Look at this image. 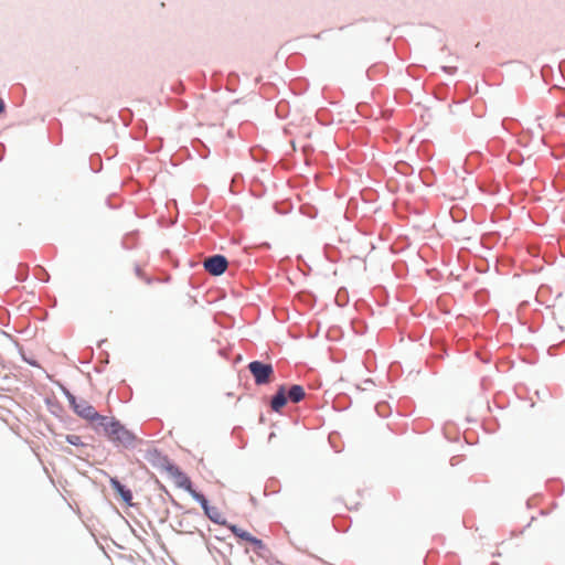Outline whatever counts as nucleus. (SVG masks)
Instances as JSON below:
<instances>
[{"label": "nucleus", "instance_id": "obj_1", "mask_svg": "<svg viewBox=\"0 0 565 565\" xmlns=\"http://www.w3.org/2000/svg\"><path fill=\"white\" fill-rule=\"evenodd\" d=\"M98 426L103 427L105 435L116 445L129 447L135 443V435L115 418L105 416V420H102Z\"/></svg>", "mask_w": 565, "mask_h": 565}, {"label": "nucleus", "instance_id": "obj_2", "mask_svg": "<svg viewBox=\"0 0 565 565\" xmlns=\"http://www.w3.org/2000/svg\"><path fill=\"white\" fill-rule=\"evenodd\" d=\"M71 406L74 412L82 418L89 422H97V425L102 420H105V416L98 414L93 405L85 399H76L74 396L70 398Z\"/></svg>", "mask_w": 565, "mask_h": 565}, {"label": "nucleus", "instance_id": "obj_3", "mask_svg": "<svg viewBox=\"0 0 565 565\" xmlns=\"http://www.w3.org/2000/svg\"><path fill=\"white\" fill-rule=\"evenodd\" d=\"M248 370L254 376L255 383L257 385L267 384L270 382L271 376L274 374L273 366L270 364H265L259 361H253L248 364Z\"/></svg>", "mask_w": 565, "mask_h": 565}, {"label": "nucleus", "instance_id": "obj_4", "mask_svg": "<svg viewBox=\"0 0 565 565\" xmlns=\"http://www.w3.org/2000/svg\"><path fill=\"white\" fill-rule=\"evenodd\" d=\"M193 499L201 503L205 515L214 523L225 525L226 520L224 518V514L221 512V510L216 507L209 505L207 500L205 497L201 493L193 494Z\"/></svg>", "mask_w": 565, "mask_h": 565}, {"label": "nucleus", "instance_id": "obj_5", "mask_svg": "<svg viewBox=\"0 0 565 565\" xmlns=\"http://www.w3.org/2000/svg\"><path fill=\"white\" fill-rule=\"evenodd\" d=\"M167 472H168L169 477L171 478V480L173 481V483L178 488H182V489L186 490L191 494L192 498H193V494L198 493L192 488L190 478L184 472H182L178 467L170 466V467H168Z\"/></svg>", "mask_w": 565, "mask_h": 565}, {"label": "nucleus", "instance_id": "obj_6", "mask_svg": "<svg viewBox=\"0 0 565 565\" xmlns=\"http://www.w3.org/2000/svg\"><path fill=\"white\" fill-rule=\"evenodd\" d=\"M204 268L213 276L222 275L227 268V259L222 255H214L204 260Z\"/></svg>", "mask_w": 565, "mask_h": 565}, {"label": "nucleus", "instance_id": "obj_7", "mask_svg": "<svg viewBox=\"0 0 565 565\" xmlns=\"http://www.w3.org/2000/svg\"><path fill=\"white\" fill-rule=\"evenodd\" d=\"M228 529L235 536H237L244 541H247L259 548L263 547V542L259 539L253 536L249 532L243 530L242 527H238L235 524H231V525H228Z\"/></svg>", "mask_w": 565, "mask_h": 565}, {"label": "nucleus", "instance_id": "obj_8", "mask_svg": "<svg viewBox=\"0 0 565 565\" xmlns=\"http://www.w3.org/2000/svg\"><path fill=\"white\" fill-rule=\"evenodd\" d=\"M287 390L284 385L279 386L277 393L271 398V409L279 413L287 404Z\"/></svg>", "mask_w": 565, "mask_h": 565}, {"label": "nucleus", "instance_id": "obj_9", "mask_svg": "<svg viewBox=\"0 0 565 565\" xmlns=\"http://www.w3.org/2000/svg\"><path fill=\"white\" fill-rule=\"evenodd\" d=\"M111 488L121 497L126 503H130L132 500V493L126 489L116 478L110 479Z\"/></svg>", "mask_w": 565, "mask_h": 565}, {"label": "nucleus", "instance_id": "obj_10", "mask_svg": "<svg viewBox=\"0 0 565 565\" xmlns=\"http://www.w3.org/2000/svg\"><path fill=\"white\" fill-rule=\"evenodd\" d=\"M305 390L301 385H292L288 391H287V397L292 402V403H299L300 401L303 399L305 397Z\"/></svg>", "mask_w": 565, "mask_h": 565}, {"label": "nucleus", "instance_id": "obj_11", "mask_svg": "<svg viewBox=\"0 0 565 565\" xmlns=\"http://www.w3.org/2000/svg\"><path fill=\"white\" fill-rule=\"evenodd\" d=\"M179 532L180 533H186V534H194L199 532V529L195 525L184 524V521L181 520L179 523Z\"/></svg>", "mask_w": 565, "mask_h": 565}, {"label": "nucleus", "instance_id": "obj_12", "mask_svg": "<svg viewBox=\"0 0 565 565\" xmlns=\"http://www.w3.org/2000/svg\"><path fill=\"white\" fill-rule=\"evenodd\" d=\"M78 440H79V437L78 436H67V441L73 444V445H77L78 444Z\"/></svg>", "mask_w": 565, "mask_h": 565}, {"label": "nucleus", "instance_id": "obj_13", "mask_svg": "<svg viewBox=\"0 0 565 565\" xmlns=\"http://www.w3.org/2000/svg\"><path fill=\"white\" fill-rule=\"evenodd\" d=\"M4 102L0 98V115L4 111Z\"/></svg>", "mask_w": 565, "mask_h": 565}, {"label": "nucleus", "instance_id": "obj_14", "mask_svg": "<svg viewBox=\"0 0 565 565\" xmlns=\"http://www.w3.org/2000/svg\"><path fill=\"white\" fill-rule=\"evenodd\" d=\"M190 515H192V512L191 511H188L184 513V519L189 518Z\"/></svg>", "mask_w": 565, "mask_h": 565}]
</instances>
